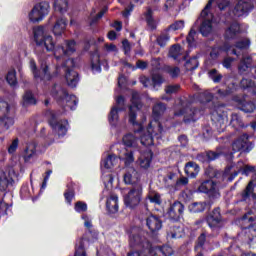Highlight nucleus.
<instances>
[{"instance_id":"obj_1","label":"nucleus","mask_w":256,"mask_h":256,"mask_svg":"<svg viewBox=\"0 0 256 256\" xmlns=\"http://www.w3.org/2000/svg\"><path fill=\"white\" fill-rule=\"evenodd\" d=\"M34 41L36 43V51H54V56L56 59H61V57L73 55L76 51L75 41H66L63 46H58L55 48V41H53V36L47 34L45 27L38 26L34 28Z\"/></svg>"},{"instance_id":"obj_2","label":"nucleus","mask_w":256,"mask_h":256,"mask_svg":"<svg viewBox=\"0 0 256 256\" xmlns=\"http://www.w3.org/2000/svg\"><path fill=\"white\" fill-rule=\"evenodd\" d=\"M130 247H137L140 252H132L128 256H170L173 248L170 246L151 247L149 241L141 234H132L129 238Z\"/></svg>"},{"instance_id":"obj_3","label":"nucleus","mask_w":256,"mask_h":256,"mask_svg":"<svg viewBox=\"0 0 256 256\" xmlns=\"http://www.w3.org/2000/svg\"><path fill=\"white\" fill-rule=\"evenodd\" d=\"M143 198V186L137 184L134 187L130 188L128 192L124 195V205L128 209H136L141 203Z\"/></svg>"},{"instance_id":"obj_4","label":"nucleus","mask_w":256,"mask_h":256,"mask_svg":"<svg viewBox=\"0 0 256 256\" xmlns=\"http://www.w3.org/2000/svg\"><path fill=\"white\" fill-rule=\"evenodd\" d=\"M50 9L51 6L47 1H42L34 5L28 13L30 23H41V21H43V19L49 15Z\"/></svg>"},{"instance_id":"obj_5","label":"nucleus","mask_w":256,"mask_h":256,"mask_svg":"<svg viewBox=\"0 0 256 256\" xmlns=\"http://www.w3.org/2000/svg\"><path fill=\"white\" fill-rule=\"evenodd\" d=\"M51 95L54 97V99H56V101H62L63 103H66V107H69V109L72 111L75 109V107H77V97H75V95H69L67 90L61 88L59 85H55L52 88Z\"/></svg>"},{"instance_id":"obj_6","label":"nucleus","mask_w":256,"mask_h":256,"mask_svg":"<svg viewBox=\"0 0 256 256\" xmlns=\"http://www.w3.org/2000/svg\"><path fill=\"white\" fill-rule=\"evenodd\" d=\"M30 69L34 75V78L36 81H51L53 77H55L59 73V67H56V72L51 73V68L47 63L41 64V71L42 73H39V70H37V64L35 63V60H30Z\"/></svg>"},{"instance_id":"obj_7","label":"nucleus","mask_w":256,"mask_h":256,"mask_svg":"<svg viewBox=\"0 0 256 256\" xmlns=\"http://www.w3.org/2000/svg\"><path fill=\"white\" fill-rule=\"evenodd\" d=\"M141 109V103L139 102V93L133 92L132 93V105L129 107L128 112V122L133 125L135 128V133H141V129L143 126L141 123L137 121V111Z\"/></svg>"},{"instance_id":"obj_8","label":"nucleus","mask_w":256,"mask_h":256,"mask_svg":"<svg viewBox=\"0 0 256 256\" xmlns=\"http://www.w3.org/2000/svg\"><path fill=\"white\" fill-rule=\"evenodd\" d=\"M147 133L148 134L141 135L140 141L145 147H150V145H153V135L159 139V134L163 133V127L161 126V123L157 121L151 122L147 128Z\"/></svg>"},{"instance_id":"obj_9","label":"nucleus","mask_w":256,"mask_h":256,"mask_svg":"<svg viewBox=\"0 0 256 256\" xmlns=\"http://www.w3.org/2000/svg\"><path fill=\"white\" fill-rule=\"evenodd\" d=\"M73 67H75V60L68 59L63 64L62 69L65 71V79L68 87H77V84L79 83V74L73 70Z\"/></svg>"},{"instance_id":"obj_10","label":"nucleus","mask_w":256,"mask_h":256,"mask_svg":"<svg viewBox=\"0 0 256 256\" xmlns=\"http://www.w3.org/2000/svg\"><path fill=\"white\" fill-rule=\"evenodd\" d=\"M11 107L5 100H0V125L3 131H8L10 127H13L15 121L9 116Z\"/></svg>"},{"instance_id":"obj_11","label":"nucleus","mask_w":256,"mask_h":256,"mask_svg":"<svg viewBox=\"0 0 256 256\" xmlns=\"http://www.w3.org/2000/svg\"><path fill=\"white\" fill-rule=\"evenodd\" d=\"M49 125L52 127L53 131L58 134L59 137H64L67 135V120H58L57 115L50 112Z\"/></svg>"},{"instance_id":"obj_12","label":"nucleus","mask_w":256,"mask_h":256,"mask_svg":"<svg viewBox=\"0 0 256 256\" xmlns=\"http://www.w3.org/2000/svg\"><path fill=\"white\" fill-rule=\"evenodd\" d=\"M198 191H200V193H207L209 197H212V199H217V197H219L217 184L213 180H207L203 182L199 186Z\"/></svg>"},{"instance_id":"obj_13","label":"nucleus","mask_w":256,"mask_h":256,"mask_svg":"<svg viewBox=\"0 0 256 256\" xmlns=\"http://www.w3.org/2000/svg\"><path fill=\"white\" fill-rule=\"evenodd\" d=\"M251 9H253L251 0H239L234 7L233 15H235V17H243L244 15H247Z\"/></svg>"},{"instance_id":"obj_14","label":"nucleus","mask_w":256,"mask_h":256,"mask_svg":"<svg viewBox=\"0 0 256 256\" xmlns=\"http://www.w3.org/2000/svg\"><path fill=\"white\" fill-rule=\"evenodd\" d=\"M184 212L185 206L183 205V203L176 201L170 206L168 210V215L170 219H174L175 221H177V219H181V217H183Z\"/></svg>"},{"instance_id":"obj_15","label":"nucleus","mask_w":256,"mask_h":256,"mask_svg":"<svg viewBox=\"0 0 256 256\" xmlns=\"http://www.w3.org/2000/svg\"><path fill=\"white\" fill-rule=\"evenodd\" d=\"M151 161H153V152L147 149L146 151L140 153L137 160V165L141 169H149L151 167Z\"/></svg>"},{"instance_id":"obj_16","label":"nucleus","mask_w":256,"mask_h":256,"mask_svg":"<svg viewBox=\"0 0 256 256\" xmlns=\"http://www.w3.org/2000/svg\"><path fill=\"white\" fill-rule=\"evenodd\" d=\"M163 77L159 74L152 75V79L147 78L146 76L140 77V83L145 87H159L163 83Z\"/></svg>"},{"instance_id":"obj_17","label":"nucleus","mask_w":256,"mask_h":256,"mask_svg":"<svg viewBox=\"0 0 256 256\" xmlns=\"http://www.w3.org/2000/svg\"><path fill=\"white\" fill-rule=\"evenodd\" d=\"M146 225L152 233H155V231H160L161 227H163V221L158 216L150 215L146 219Z\"/></svg>"},{"instance_id":"obj_18","label":"nucleus","mask_w":256,"mask_h":256,"mask_svg":"<svg viewBox=\"0 0 256 256\" xmlns=\"http://www.w3.org/2000/svg\"><path fill=\"white\" fill-rule=\"evenodd\" d=\"M139 181V173L136 172L135 168H127L124 174V183L126 185H133Z\"/></svg>"},{"instance_id":"obj_19","label":"nucleus","mask_w":256,"mask_h":256,"mask_svg":"<svg viewBox=\"0 0 256 256\" xmlns=\"http://www.w3.org/2000/svg\"><path fill=\"white\" fill-rule=\"evenodd\" d=\"M106 207L109 213H117L119 211V198L115 194H111L107 199Z\"/></svg>"},{"instance_id":"obj_20","label":"nucleus","mask_w":256,"mask_h":256,"mask_svg":"<svg viewBox=\"0 0 256 256\" xmlns=\"http://www.w3.org/2000/svg\"><path fill=\"white\" fill-rule=\"evenodd\" d=\"M66 27H67V20L63 18L57 19L53 26V33L55 37H61V35L65 33Z\"/></svg>"},{"instance_id":"obj_21","label":"nucleus","mask_w":256,"mask_h":256,"mask_svg":"<svg viewBox=\"0 0 256 256\" xmlns=\"http://www.w3.org/2000/svg\"><path fill=\"white\" fill-rule=\"evenodd\" d=\"M211 207V202H194L189 205L188 209L191 213H201L205 211V209H209Z\"/></svg>"},{"instance_id":"obj_22","label":"nucleus","mask_w":256,"mask_h":256,"mask_svg":"<svg viewBox=\"0 0 256 256\" xmlns=\"http://www.w3.org/2000/svg\"><path fill=\"white\" fill-rule=\"evenodd\" d=\"M184 171L188 177L195 179V177H197V175H199L200 168H199V165H197V163L188 162L185 165Z\"/></svg>"},{"instance_id":"obj_23","label":"nucleus","mask_w":256,"mask_h":256,"mask_svg":"<svg viewBox=\"0 0 256 256\" xmlns=\"http://www.w3.org/2000/svg\"><path fill=\"white\" fill-rule=\"evenodd\" d=\"M233 49V46L229 45L228 43H225L223 46H216L212 49L210 53V57L212 59H217L221 53H227Z\"/></svg>"},{"instance_id":"obj_24","label":"nucleus","mask_w":256,"mask_h":256,"mask_svg":"<svg viewBox=\"0 0 256 256\" xmlns=\"http://www.w3.org/2000/svg\"><path fill=\"white\" fill-rule=\"evenodd\" d=\"M219 221H221V213L219 212V209H214L212 214L207 217V223L209 227L213 229V227L219 225Z\"/></svg>"},{"instance_id":"obj_25","label":"nucleus","mask_w":256,"mask_h":256,"mask_svg":"<svg viewBox=\"0 0 256 256\" xmlns=\"http://www.w3.org/2000/svg\"><path fill=\"white\" fill-rule=\"evenodd\" d=\"M221 155H225V151L223 152H220V151H217V152H213V151H210V152H207L206 154H201L198 156V159L200 161H215V159H219V157H221Z\"/></svg>"},{"instance_id":"obj_26","label":"nucleus","mask_w":256,"mask_h":256,"mask_svg":"<svg viewBox=\"0 0 256 256\" xmlns=\"http://www.w3.org/2000/svg\"><path fill=\"white\" fill-rule=\"evenodd\" d=\"M249 139V136L247 134H243L239 137L233 144L232 149L233 151H241L245 145H247V141Z\"/></svg>"},{"instance_id":"obj_27","label":"nucleus","mask_w":256,"mask_h":256,"mask_svg":"<svg viewBox=\"0 0 256 256\" xmlns=\"http://www.w3.org/2000/svg\"><path fill=\"white\" fill-rule=\"evenodd\" d=\"M11 181H13V177H9L5 171L0 170V191H5Z\"/></svg>"},{"instance_id":"obj_28","label":"nucleus","mask_w":256,"mask_h":256,"mask_svg":"<svg viewBox=\"0 0 256 256\" xmlns=\"http://www.w3.org/2000/svg\"><path fill=\"white\" fill-rule=\"evenodd\" d=\"M240 27L237 22L231 24V26L225 32L226 39H235L237 37V33H239Z\"/></svg>"},{"instance_id":"obj_29","label":"nucleus","mask_w":256,"mask_h":256,"mask_svg":"<svg viewBox=\"0 0 256 256\" xmlns=\"http://www.w3.org/2000/svg\"><path fill=\"white\" fill-rule=\"evenodd\" d=\"M36 151H37V145L35 143L28 144L24 151V160L30 161V159H33V157H35Z\"/></svg>"},{"instance_id":"obj_30","label":"nucleus","mask_w":256,"mask_h":256,"mask_svg":"<svg viewBox=\"0 0 256 256\" xmlns=\"http://www.w3.org/2000/svg\"><path fill=\"white\" fill-rule=\"evenodd\" d=\"M119 163V159L115 155H108L106 159L102 161V167L105 169H113L115 165Z\"/></svg>"},{"instance_id":"obj_31","label":"nucleus","mask_w":256,"mask_h":256,"mask_svg":"<svg viewBox=\"0 0 256 256\" xmlns=\"http://www.w3.org/2000/svg\"><path fill=\"white\" fill-rule=\"evenodd\" d=\"M144 17L150 29H157V21H155L153 18V10L151 8H147L146 12L144 13Z\"/></svg>"},{"instance_id":"obj_32","label":"nucleus","mask_w":256,"mask_h":256,"mask_svg":"<svg viewBox=\"0 0 256 256\" xmlns=\"http://www.w3.org/2000/svg\"><path fill=\"white\" fill-rule=\"evenodd\" d=\"M146 199L150 201V203H154V205H161L163 203V199H161V194L155 190H150Z\"/></svg>"},{"instance_id":"obj_33","label":"nucleus","mask_w":256,"mask_h":256,"mask_svg":"<svg viewBox=\"0 0 256 256\" xmlns=\"http://www.w3.org/2000/svg\"><path fill=\"white\" fill-rule=\"evenodd\" d=\"M54 9L59 13H67V9H69V3L67 0H55Z\"/></svg>"},{"instance_id":"obj_34","label":"nucleus","mask_w":256,"mask_h":256,"mask_svg":"<svg viewBox=\"0 0 256 256\" xmlns=\"http://www.w3.org/2000/svg\"><path fill=\"white\" fill-rule=\"evenodd\" d=\"M91 70L93 73H101V60L99 59V54L92 55Z\"/></svg>"},{"instance_id":"obj_35","label":"nucleus","mask_w":256,"mask_h":256,"mask_svg":"<svg viewBox=\"0 0 256 256\" xmlns=\"http://www.w3.org/2000/svg\"><path fill=\"white\" fill-rule=\"evenodd\" d=\"M184 52L185 50L179 44H176L170 48L169 55L172 59H179Z\"/></svg>"},{"instance_id":"obj_36","label":"nucleus","mask_w":256,"mask_h":256,"mask_svg":"<svg viewBox=\"0 0 256 256\" xmlns=\"http://www.w3.org/2000/svg\"><path fill=\"white\" fill-rule=\"evenodd\" d=\"M244 199L252 197V199H256V185L253 186V182H249L246 187V190L243 193Z\"/></svg>"},{"instance_id":"obj_37","label":"nucleus","mask_w":256,"mask_h":256,"mask_svg":"<svg viewBox=\"0 0 256 256\" xmlns=\"http://www.w3.org/2000/svg\"><path fill=\"white\" fill-rule=\"evenodd\" d=\"M122 141L126 147H135V145H137V136L126 134Z\"/></svg>"},{"instance_id":"obj_38","label":"nucleus","mask_w":256,"mask_h":256,"mask_svg":"<svg viewBox=\"0 0 256 256\" xmlns=\"http://www.w3.org/2000/svg\"><path fill=\"white\" fill-rule=\"evenodd\" d=\"M37 103V100L35 99V96H33V93L26 92L23 95V106L29 107V105H35Z\"/></svg>"},{"instance_id":"obj_39","label":"nucleus","mask_w":256,"mask_h":256,"mask_svg":"<svg viewBox=\"0 0 256 256\" xmlns=\"http://www.w3.org/2000/svg\"><path fill=\"white\" fill-rule=\"evenodd\" d=\"M119 111H121V108L113 107L111 109L108 117L110 124L117 125V121H119Z\"/></svg>"},{"instance_id":"obj_40","label":"nucleus","mask_w":256,"mask_h":256,"mask_svg":"<svg viewBox=\"0 0 256 256\" xmlns=\"http://www.w3.org/2000/svg\"><path fill=\"white\" fill-rule=\"evenodd\" d=\"M95 13H97V11L93 10L90 14V25H94V23H97V21H99V19H101V17H103V15H105V13H107V8H104L97 15Z\"/></svg>"},{"instance_id":"obj_41","label":"nucleus","mask_w":256,"mask_h":256,"mask_svg":"<svg viewBox=\"0 0 256 256\" xmlns=\"http://www.w3.org/2000/svg\"><path fill=\"white\" fill-rule=\"evenodd\" d=\"M186 111H191V109H189V106L187 105V102L180 101V107H176L175 115H185Z\"/></svg>"},{"instance_id":"obj_42","label":"nucleus","mask_w":256,"mask_h":256,"mask_svg":"<svg viewBox=\"0 0 256 256\" xmlns=\"http://www.w3.org/2000/svg\"><path fill=\"white\" fill-rule=\"evenodd\" d=\"M169 31H181L185 29V21L177 20L169 26Z\"/></svg>"},{"instance_id":"obj_43","label":"nucleus","mask_w":256,"mask_h":256,"mask_svg":"<svg viewBox=\"0 0 256 256\" xmlns=\"http://www.w3.org/2000/svg\"><path fill=\"white\" fill-rule=\"evenodd\" d=\"M6 81L14 87V85H17V73L15 70H10L6 76Z\"/></svg>"},{"instance_id":"obj_44","label":"nucleus","mask_w":256,"mask_h":256,"mask_svg":"<svg viewBox=\"0 0 256 256\" xmlns=\"http://www.w3.org/2000/svg\"><path fill=\"white\" fill-rule=\"evenodd\" d=\"M168 237H171V239H180V237H183V228L174 227L173 232L168 233Z\"/></svg>"},{"instance_id":"obj_45","label":"nucleus","mask_w":256,"mask_h":256,"mask_svg":"<svg viewBox=\"0 0 256 256\" xmlns=\"http://www.w3.org/2000/svg\"><path fill=\"white\" fill-rule=\"evenodd\" d=\"M121 159H123L125 165H131V163H133V161H135V158L133 157V152L129 151V152H124L123 156H120Z\"/></svg>"},{"instance_id":"obj_46","label":"nucleus","mask_w":256,"mask_h":256,"mask_svg":"<svg viewBox=\"0 0 256 256\" xmlns=\"http://www.w3.org/2000/svg\"><path fill=\"white\" fill-rule=\"evenodd\" d=\"M74 210L76 213H85L87 211V203L83 201H78L74 205Z\"/></svg>"},{"instance_id":"obj_47","label":"nucleus","mask_w":256,"mask_h":256,"mask_svg":"<svg viewBox=\"0 0 256 256\" xmlns=\"http://www.w3.org/2000/svg\"><path fill=\"white\" fill-rule=\"evenodd\" d=\"M250 45H251V42L249 41V39H244L236 42L235 47L236 49L243 50V49H249Z\"/></svg>"},{"instance_id":"obj_48","label":"nucleus","mask_w":256,"mask_h":256,"mask_svg":"<svg viewBox=\"0 0 256 256\" xmlns=\"http://www.w3.org/2000/svg\"><path fill=\"white\" fill-rule=\"evenodd\" d=\"M210 79H212V81H214V83H219V81H221V79H223V76L221 74H219V72H217L216 69L211 70L208 73Z\"/></svg>"},{"instance_id":"obj_49","label":"nucleus","mask_w":256,"mask_h":256,"mask_svg":"<svg viewBox=\"0 0 256 256\" xmlns=\"http://www.w3.org/2000/svg\"><path fill=\"white\" fill-rule=\"evenodd\" d=\"M165 113V105L163 104H157L153 108V115L154 117H159V115H163Z\"/></svg>"},{"instance_id":"obj_50","label":"nucleus","mask_w":256,"mask_h":256,"mask_svg":"<svg viewBox=\"0 0 256 256\" xmlns=\"http://www.w3.org/2000/svg\"><path fill=\"white\" fill-rule=\"evenodd\" d=\"M249 65H251V58H244L239 65V71H241L242 73L244 71H247V69H249Z\"/></svg>"},{"instance_id":"obj_51","label":"nucleus","mask_w":256,"mask_h":256,"mask_svg":"<svg viewBox=\"0 0 256 256\" xmlns=\"http://www.w3.org/2000/svg\"><path fill=\"white\" fill-rule=\"evenodd\" d=\"M102 179L104 181V185L105 187H107L108 189H111V187H113V175L111 174H106L102 176Z\"/></svg>"},{"instance_id":"obj_52","label":"nucleus","mask_w":256,"mask_h":256,"mask_svg":"<svg viewBox=\"0 0 256 256\" xmlns=\"http://www.w3.org/2000/svg\"><path fill=\"white\" fill-rule=\"evenodd\" d=\"M244 113H253L255 111V104L253 102H246L241 107Z\"/></svg>"},{"instance_id":"obj_53","label":"nucleus","mask_w":256,"mask_h":256,"mask_svg":"<svg viewBox=\"0 0 256 256\" xmlns=\"http://www.w3.org/2000/svg\"><path fill=\"white\" fill-rule=\"evenodd\" d=\"M195 35H197V31L191 29L186 40H187V43L190 47H194L195 45Z\"/></svg>"},{"instance_id":"obj_54","label":"nucleus","mask_w":256,"mask_h":256,"mask_svg":"<svg viewBox=\"0 0 256 256\" xmlns=\"http://www.w3.org/2000/svg\"><path fill=\"white\" fill-rule=\"evenodd\" d=\"M205 233H202L199 237H198V241L197 244L195 246V251H202L203 249V245H205Z\"/></svg>"},{"instance_id":"obj_55","label":"nucleus","mask_w":256,"mask_h":256,"mask_svg":"<svg viewBox=\"0 0 256 256\" xmlns=\"http://www.w3.org/2000/svg\"><path fill=\"white\" fill-rule=\"evenodd\" d=\"M169 39H170L169 35L163 34L157 38V43L158 45H160V47H165V45L169 43Z\"/></svg>"},{"instance_id":"obj_56","label":"nucleus","mask_w":256,"mask_h":256,"mask_svg":"<svg viewBox=\"0 0 256 256\" xmlns=\"http://www.w3.org/2000/svg\"><path fill=\"white\" fill-rule=\"evenodd\" d=\"M18 147H19V139L16 138L12 141V143L8 147V153H10V155H13V153L17 151Z\"/></svg>"},{"instance_id":"obj_57","label":"nucleus","mask_w":256,"mask_h":256,"mask_svg":"<svg viewBox=\"0 0 256 256\" xmlns=\"http://www.w3.org/2000/svg\"><path fill=\"white\" fill-rule=\"evenodd\" d=\"M166 73H169L170 76H172V77H177L180 73V70L178 67L167 66Z\"/></svg>"},{"instance_id":"obj_58","label":"nucleus","mask_w":256,"mask_h":256,"mask_svg":"<svg viewBox=\"0 0 256 256\" xmlns=\"http://www.w3.org/2000/svg\"><path fill=\"white\" fill-rule=\"evenodd\" d=\"M104 51H106V53H117L119 49L115 44H105Z\"/></svg>"},{"instance_id":"obj_59","label":"nucleus","mask_w":256,"mask_h":256,"mask_svg":"<svg viewBox=\"0 0 256 256\" xmlns=\"http://www.w3.org/2000/svg\"><path fill=\"white\" fill-rule=\"evenodd\" d=\"M75 256H87V253H85V247L83 246V241H81L79 246L76 248Z\"/></svg>"},{"instance_id":"obj_60","label":"nucleus","mask_w":256,"mask_h":256,"mask_svg":"<svg viewBox=\"0 0 256 256\" xmlns=\"http://www.w3.org/2000/svg\"><path fill=\"white\" fill-rule=\"evenodd\" d=\"M231 121H232V124H233V125H238V127H243V121L241 120V118L239 117V115L233 114Z\"/></svg>"},{"instance_id":"obj_61","label":"nucleus","mask_w":256,"mask_h":256,"mask_svg":"<svg viewBox=\"0 0 256 256\" xmlns=\"http://www.w3.org/2000/svg\"><path fill=\"white\" fill-rule=\"evenodd\" d=\"M180 86L178 84L175 85H170L168 86L165 91L166 93H168L169 95H171L172 93H177V91H179Z\"/></svg>"},{"instance_id":"obj_62","label":"nucleus","mask_w":256,"mask_h":256,"mask_svg":"<svg viewBox=\"0 0 256 256\" xmlns=\"http://www.w3.org/2000/svg\"><path fill=\"white\" fill-rule=\"evenodd\" d=\"M64 197L66 199V203H68V205H71V202L75 198V193L73 191H68L64 194Z\"/></svg>"},{"instance_id":"obj_63","label":"nucleus","mask_w":256,"mask_h":256,"mask_svg":"<svg viewBox=\"0 0 256 256\" xmlns=\"http://www.w3.org/2000/svg\"><path fill=\"white\" fill-rule=\"evenodd\" d=\"M82 219L84 221V227H86V229H91V227H93V225L91 224V217H89L88 215H82Z\"/></svg>"},{"instance_id":"obj_64","label":"nucleus","mask_w":256,"mask_h":256,"mask_svg":"<svg viewBox=\"0 0 256 256\" xmlns=\"http://www.w3.org/2000/svg\"><path fill=\"white\" fill-rule=\"evenodd\" d=\"M182 198L184 201H191L193 199V192L191 190H186L182 193Z\"/></svg>"}]
</instances>
